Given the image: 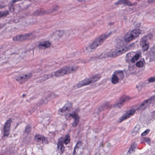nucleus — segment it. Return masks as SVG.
<instances>
[{
	"label": "nucleus",
	"instance_id": "nucleus-16",
	"mask_svg": "<svg viewBox=\"0 0 155 155\" xmlns=\"http://www.w3.org/2000/svg\"><path fill=\"white\" fill-rule=\"evenodd\" d=\"M140 126L139 125H137L134 128L132 131V135L133 136L139 134L140 131Z\"/></svg>",
	"mask_w": 155,
	"mask_h": 155
},
{
	"label": "nucleus",
	"instance_id": "nucleus-12",
	"mask_svg": "<svg viewBox=\"0 0 155 155\" xmlns=\"http://www.w3.org/2000/svg\"><path fill=\"white\" fill-rule=\"evenodd\" d=\"M154 98H155V97H151L150 99L146 100L144 101L137 108V109L140 110H144L148 106L149 104L150 103L151 100H153Z\"/></svg>",
	"mask_w": 155,
	"mask_h": 155
},
{
	"label": "nucleus",
	"instance_id": "nucleus-47",
	"mask_svg": "<svg viewBox=\"0 0 155 155\" xmlns=\"http://www.w3.org/2000/svg\"><path fill=\"white\" fill-rule=\"evenodd\" d=\"M117 47L119 49L121 48V45H120V46L119 47V43H117Z\"/></svg>",
	"mask_w": 155,
	"mask_h": 155
},
{
	"label": "nucleus",
	"instance_id": "nucleus-37",
	"mask_svg": "<svg viewBox=\"0 0 155 155\" xmlns=\"http://www.w3.org/2000/svg\"><path fill=\"white\" fill-rule=\"evenodd\" d=\"M47 138L42 136L41 143L43 144L46 143L47 142Z\"/></svg>",
	"mask_w": 155,
	"mask_h": 155
},
{
	"label": "nucleus",
	"instance_id": "nucleus-5",
	"mask_svg": "<svg viewBox=\"0 0 155 155\" xmlns=\"http://www.w3.org/2000/svg\"><path fill=\"white\" fill-rule=\"evenodd\" d=\"M70 137L69 135H66L65 138L63 141V142L61 141L58 142L57 144L58 150L60 155H61L64 150V147L63 145V143L67 144L70 142Z\"/></svg>",
	"mask_w": 155,
	"mask_h": 155
},
{
	"label": "nucleus",
	"instance_id": "nucleus-38",
	"mask_svg": "<svg viewBox=\"0 0 155 155\" xmlns=\"http://www.w3.org/2000/svg\"><path fill=\"white\" fill-rule=\"evenodd\" d=\"M130 99V98L128 97H124V99H122V101H123L124 103L126 101H128Z\"/></svg>",
	"mask_w": 155,
	"mask_h": 155
},
{
	"label": "nucleus",
	"instance_id": "nucleus-14",
	"mask_svg": "<svg viewBox=\"0 0 155 155\" xmlns=\"http://www.w3.org/2000/svg\"><path fill=\"white\" fill-rule=\"evenodd\" d=\"M134 39L131 34L129 32L124 36V39L125 42H128Z\"/></svg>",
	"mask_w": 155,
	"mask_h": 155
},
{
	"label": "nucleus",
	"instance_id": "nucleus-17",
	"mask_svg": "<svg viewBox=\"0 0 155 155\" xmlns=\"http://www.w3.org/2000/svg\"><path fill=\"white\" fill-rule=\"evenodd\" d=\"M141 55V52H140L136 54L132 57L130 59V61L132 63H135L136 61L137 60Z\"/></svg>",
	"mask_w": 155,
	"mask_h": 155
},
{
	"label": "nucleus",
	"instance_id": "nucleus-26",
	"mask_svg": "<svg viewBox=\"0 0 155 155\" xmlns=\"http://www.w3.org/2000/svg\"><path fill=\"white\" fill-rule=\"evenodd\" d=\"M42 136L40 135H37L35 137V140L38 142L41 143Z\"/></svg>",
	"mask_w": 155,
	"mask_h": 155
},
{
	"label": "nucleus",
	"instance_id": "nucleus-35",
	"mask_svg": "<svg viewBox=\"0 0 155 155\" xmlns=\"http://www.w3.org/2000/svg\"><path fill=\"white\" fill-rule=\"evenodd\" d=\"M147 4V2H146L145 1H143L140 4V6L141 7H145L147 6L148 5Z\"/></svg>",
	"mask_w": 155,
	"mask_h": 155
},
{
	"label": "nucleus",
	"instance_id": "nucleus-9",
	"mask_svg": "<svg viewBox=\"0 0 155 155\" xmlns=\"http://www.w3.org/2000/svg\"><path fill=\"white\" fill-rule=\"evenodd\" d=\"M12 121L11 119H9L5 123L4 127V137H7L9 134L10 127Z\"/></svg>",
	"mask_w": 155,
	"mask_h": 155
},
{
	"label": "nucleus",
	"instance_id": "nucleus-20",
	"mask_svg": "<svg viewBox=\"0 0 155 155\" xmlns=\"http://www.w3.org/2000/svg\"><path fill=\"white\" fill-rule=\"evenodd\" d=\"M150 59L151 60L155 59V45L153 46L151 50Z\"/></svg>",
	"mask_w": 155,
	"mask_h": 155
},
{
	"label": "nucleus",
	"instance_id": "nucleus-8",
	"mask_svg": "<svg viewBox=\"0 0 155 155\" xmlns=\"http://www.w3.org/2000/svg\"><path fill=\"white\" fill-rule=\"evenodd\" d=\"M72 117L74 118V121L72 124V126L73 127H76L79 121V117L77 113L74 110L72 111L71 113L69 114L68 117Z\"/></svg>",
	"mask_w": 155,
	"mask_h": 155
},
{
	"label": "nucleus",
	"instance_id": "nucleus-30",
	"mask_svg": "<svg viewBox=\"0 0 155 155\" xmlns=\"http://www.w3.org/2000/svg\"><path fill=\"white\" fill-rule=\"evenodd\" d=\"M40 79L41 81H44L48 79V77L47 75L45 74L43 76L40 77Z\"/></svg>",
	"mask_w": 155,
	"mask_h": 155
},
{
	"label": "nucleus",
	"instance_id": "nucleus-15",
	"mask_svg": "<svg viewBox=\"0 0 155 155\" xmlns=\"http://www.w3.org/2000/svg\"><path fill=\"white\" fill-rule=\"evenodd\" d=\"M130 32L135 38L136 37H138L141 33V31L139 29H134Z\"/></svg>",
	"mask_w": 155,
	"mask_h": 155
},
{
	"label": "nucleus",
	"instance_id": "nucleus-28",
	"mask_svg": "<svg viewBox=\"0 0 155 155\" xmlns=\"http://www.w3.org/2000/svg\"><path fill=\"white\" fill-rule=\"evenodd\" d=\"M136 148V146L135 144H132L128 152L131 153L132 152L135 151Z\"/></svg>",
	"mask_w": 155,
	"mask_h": 155
},
{
	"label": "nucleus",
	"instance_id": "nucleus-56",
	"mask_svg": "<svg viewBox=\"0 0 155 155\" xmlns=\"http://www.w3.org/2000/svg\"><path fill=\"white\" fill-rule=\"evenodd\" d=\"M107 56H109L108 54H107L106 57H107Z\"/></svg>",
	"mask_w": 155,
	"mask_h": 155
},
{
	"label": "nucleus",
	"instance_id": "nucleus-34",
	"mask_svg": "<svg viewBox=\"0 0 155 155\" xmlns=\"http://www.w3.org/2000/svg\"><path fill=\"white\" fill-rule=\"evenodd\" d=\"M31 129V127L28 125H27L25 127V132L27 133H29Z\"/></svg>",
	"mask_w": 155,
	"mask_h": 155
},
{
	"label": "nucleus",
	"instance_id": "nucleus-49",
	"mask_svg": "<svg viewBox=\"0 0 155 155\" xmlns=\"http://www.w3.org/2000/svg\"><path fill=\"white\" fill-rule=\"evenodd\" d=\"M136 87L137 88H139V89H141L142 88V87L140 85H137L136 86Z\"/></svg>",
	"mask_w": 155,
	"mask_h": 155
},
{
	"label": "nucleus",
	"instance_id": "nucleus-42",
	"mask_svg": "<svg viewBox=\"0 0 155 155\" xmlns=\"http://www.w3.org/2000/svg\"><path fill=\"white\" fill-rule=\"evenodd\" d=\"M19 1V0H13L12 1V3H11V5L13 7L14 5V3L15 2H16Z\"/></svg>",
	"mask_w": 155,
	"mask_h": 155
},
{
	"label": "nucleus",
	"instance_id": "nucleus-25",
	"mask_svg": "<svg viewBox=\"0 0 155 155\" xmlns=\"http://www.w3.org/2000/svg\"><path fill=\"white\" fill-rule=\"evenodd\" d=\"M8 14V12L7 11L0 12V18L6 17Z\"/></svg>",
	"mask_w": 155,
	"mask_h": 155
},
{
	"label": "nucleus",
	"instance_id": "nucleus-41",
	"mask_svg": "<svg viewBox=\"0 0 155 155\" xmlns=\"http://www.w3.org/2000/svg\"><path fill=\"white\" fill-rule=\"evenodd\" d=\"M5 6L4 5L3 2H0V9L2 8H4Z\"/></svg>",
	"mask_w": 155,
	"mask_h": 155
},
{
	"label": "nucleus",
	"instance_id": "nucleus-48",
	"mask_svg": "<svg viewBox=\"0 0 155 155\" xmlns=\"http://www.w3.org/2000/svg\"><path fill=\"white\" fill-rule=\"evenodd\" d=\"M76 149L75 148V147H74L73 152L72 153V154L71 155H74L75 152L76 151Z\"/></svg>",
	"mask_w": 155,
	"mask_h": 155
},
{
	"label": "nucleus",
	"instance_id": "nucleus-27",
	"mask_svg": "<svg viewBox=\"0 0 155 155\" xmlns=\"http://www.w3.org/2000/svg\"><path fill=\"white\" fill-rule=\"evenodd\" d=\"M49 100L48 98L45 97L40 101L39 103L40 104H43L47 103Z\"/></svg>",
	"mask_w": 155,
	"mask_h": 155
},
{
	"label": "nucleus",
	"instance_id": "nucleus-44",
	"mask_svg": "<svg viewBox=\"0 0 155 155\" xmlns=\"http://www.w3.org/2000/svg\"><path fill=\"white\" fill-rule=\"evenodd\" d=\"M131 58H126V61L127 62L129 63H130V62H131V61H130Z\"/></svg>",
	"mask_w": 155,
	"mask_h": 155
},
{
	"label": "nucleus",
	"instance_id": "nucleus-43",
	"mask_svg": "<svg viewBox=\"0 0 155 155\" xmlns=\"http://www.w3.org/2000/svg\"><path fill=\"white\" fill-rule=\"evenodd\" d=\"M126 58H131V54L130 53H127L126 55Z\"/></svg>",
	"mask_w": 155,
	"mask_h": 155
},
{
	"label": "nucleus",
	"instance_id": "nucleus-54",
	"mask_svg": "<svg viewBox=\"0 0 155 155\" xmlns=\"http://www.w3.org/2000/svg\"><path fill=\"white\" fill-rule=\"evenodd\" d=\"M109 25H113L114 24V23H113V22H110V23H109V24H108Z\"/></svg>",
	"mask_w": 155,
	"mask_h": 155
},
{
	"label": "nucleus",
	"instance_id": "nucleus-46",
	"mask_svg": "<svg viewBox=\"0 0 155 155\" xmlns=\"http://www.w3.org/2000/svg\"><path fill=\"white\" fill-rule=\"evenodd\" d=\"M87 0H77V1L79 2H86Z\"/></svg>",
	"mask_w": 155,
	"mask_h": 155
},
{
	"label": "nucleus",
	"instance_id": "nucleus-1",
	"mask_svg": "<svg viewBox=\"0 0 155 155\" xmlns=\"http://www.w3.org/2000/svg\"><path fill=\"white\" fill-rule=\"evenodd\" d=\"M78 68L77 66L64 67L56 71L46 75H48V79L53 78L54 76L57 77H61L75 72Z\"/></svg>",
	"mask_w": 155,
	"mask_h": 155
},
{
	"label": "nucleus",
	"instance_id": "nucleus-2",
	"mask_svg": "<svg viewBox=\"0 0 155 155\" xmlns=\"http://www.w3.org/2000/svg\"><path fill=\"white\" fill-rule=\"evenodd\" d=\"M110 34L111 32H110L107 35H102L96 39L92 43L86 47L85 50L86 52H90L91 50L95 49L98 46L100 45L105 40Z\"/></svg>",
	"mask_w": 155,
	"mask_h": 155
},
{
	"label": "nucleus",
	"instance_id": "nucleus-24",
	"mask_svg": "<svg viewBox=\"0 0 155 155\" xmlns=\"http://www.w3.org/2000/svg\"><path fill=\"white\" fill-rule=\"evenodd\" d=\"M145 64V61L143 59L142 60L140 61L137 62L136 63V65L137 67L139 68L143 67L144 64Z\"/></svg>",
	"mask_w": 155,
	"mask_h": 155
},
{
	"label": "nucleus",
	"instance_id": "nucleus-29",
	"mask_svg": "<svg viewBox=\"0 0 155 155\" xmlns=\"http://www.w3.org/2000/svg\"><path fill=\"white\" fill-rule=\"evenodd\" d=\"M58 8V7L57 5L54 6L52 8H51L48 12V13H50L54 12L57 11Z\"/></svg>",
	"mask_w": 155,
	"mask_h": 155
},
{
	"label": "nucleus",
	"instance_id": "nucleus-3",
	"mask_svg": "<svg viewBox=\"0 0 155 155\" xmlns=\"http://www.w3.org/2000/svg\"><path fill=\"white\" fill-rule=\"evenodd\" d=\"M100 78V76L98 75H96L92 78L84 80L83 81L79 82L77 84L78 88L82 86L89 85L91 83H94Z\"/></svg>",
	"mask_w": 155,
	"mask_h": 155
},
{
	"label": "nucleus",
	"instance_id": "nucleus-53",
	"mask_svg": "<svg viewBox=\"0 0 155 155\" xmlns=\"http://www.w3.org/2000/svg\"><path fill=\"white\" fill-rule=\"evenodd\" d=\"M52 96H53V97H57V96L55 94H52Z\"/></svg>",
	"mask_w": 155,
	"mask_h": 155
},
{
	"label": "nucleus",
	"instance_id": "nucleus-50",
	"mask_svg": "<svg viewBox=\"0 0 155 155\" xmlns=\"http://www.w3.org/2000/svg\"><path fill=\"white\" fill-rule=\"evenodd\" d=\"M146 134H147L145 132H143V133H142L141 134V135L142 136H144L146 135Z\"/></svg>",
	"mask_w": 155,
	"mask_h": 155
},
{
	"label": "nucleus",
	"instance_id": "nucleus-32",
	"mask_svg": "<svg viewBox=\"0 0 155 155\" xmlns=\"http://www.w3.org/2000/svg\"><path fill=\"white\" fill-rule=\"evenodd\" d=\"M125 0H120L118 1L117 2L115 3L116 5H118L121 4H123L124 5H126V4L124 3Z\"/></svg>",
	"mask_w": 155,
	"mask_h": 155
},
{
	"label": "nucleus",
	"instance_id": "nucleus-4",
	"mask_svg": "<svg viewBox=\"0 0 155 155\" xmlns=\"http://www.w3.org/2000/svg\"><path fill=\"white\" fill-rule=\"evenodd\" d=\"M72 108V104L71 102H68L64 106L60 109L58 112L59 114L61 116H64L66 117L68 116L70 113H68Z\"/></svg>",
	"mask_w": 155,
	"mask_h": 155
},
{
	"label": "nucleus",
	"instance_id": "nucleus-22",
	"mask_svg": "<svg viewBox=\"0 0 155 155\" xmlns=\"http://www.w3.org/2000/svg\"><path fill=\"white\" fill-rule=\"evenodd\" d=\"M124 3L126 4V5H128L129 6H133V5H137V2H135L131 3L128 0H125V1H124Z\"/></svg>",
	"mask_w": 155,
	"mask_h": 155
},
{
	"label": "nucleus",
	"instance_id": "nucleus-19",
	"mask_svg": "<svg viewBox=\"0 0 155 155\" xmlns=\"http://www.w3.org/2000/svg\"><path fill=\"white\" fill-rule=\"evenodd\" d=\"M114 74H115L116 76H119L121 79H123L124 77V75L123 71L120 70H118L114 72Z\"/></svg>",
	"mask_w": 155,
	"mask_h": 155
},
{
	"label": "nucleus",
	"instance_id": "nucleus-31",
	"mask_svg": "<svg viewBox=\"0 0 155 155\" xmlns=\"http://www.w3.org/2000/svg\"><path fill=\"white\" fill-rule=\"evenodd\" d=\"M55 34L57 35L58 37H60L62 36V35H63V32L62 31H61L60 30H58V31H57L55 32Z\"/></svg>",
	"mask_w": 155,
	"mask_h": 155
},
{
	"label": "nucleus",
	"instance_id": "nucleus-39",
	"mask_svg": "<svg viewBox=\"0 0 155 155\" xmlns=\"http://www.w3.org/2000/svg\"><path fill=\"white\" fill-rule=\"evenodd\" d=\"M124 50V49L123 48L122 49V50H118L117 51V54H121L123 53L124 52L123 51Z\"/></svg>",
	"mask_w": 155,
	"mask_h": 155
},
{
	"label": "nucleus",
	"instance_id": "nucleus-55",
	"mask_svg": "<svg viewBox=\"0 0 155 155\" xmlns=\"http://www.w3.org/2000/svg\"><path fill=\"white\" fill-rule=\"evenodd\" d=\"M25 94H23L22 96H23V97H25Z\"/></svg>",
	"mask_w": 155,
	"mask_h": 155
},
{
	"label": "nucleus",
	"instance_id": "nucleus-23",
	"mask_svg": "<svg viewBox=\"0 0 155 155\" xmlns=\"http://www.w3.org/2000/svg\"><path fill=\"white\" fill-rule=\"evenodd\" d=\"M124 104L123 101L121 100L115 103L114 104V106L115 107H117L120 108L123 106Z\"/></svg>",
	"mask_w": 155,
	"mask_h": 155
},
{
	"label": "nucleus",
	"instance_id": "nucleus-51",
	"mask_svg": "<svg viewBox=\"0 0 155 155\" xmlns=\"http://www.w3.org/2000/svg\"><path fill=\"white\" fill-rule=\"evenodd\" d=\"M134 43H132L131 45H130L129 47H134Z\"/></svg>",
	"mask_w": 155,
	"mask_h": 155
},
{
	"label": "nucleus",
	"instance_id": "nucleus-7",
	"mask_svg": "<svg viewBox=\"0 0 155 155\" xmlns=\"http://www.w3.org/2000/svg\"><path fill=\"white\" fill-rule=\"evenodd\" d=\"M149 35L145 36L141 40L140 45L143 51H147L149 48V42L148 41Z\"/></svg>",
	"mask_w": 155,
	"mask_h": 155
},
{
	"label": "nucleus",
	"instance_id": "nucleus-33",
	"mask_svg": "<svg viewBox=\"0 0 155 155\" xmlns=\"http://www.w3.org/2000/svg\"><path fill=\"white\" fill-rule=\"evenodd\" d=\"M81 146L82 143L81 142L79 141L77 143L76 146L74 147H75V148H76V149H78L79 148H81Z\"/></svg>",
	"mask_w": 155,
	"mask_h": 155
},
{
	"label": "nucleus",
	"instance_id": "nucleus-36",
	"mask_svg": "<svg viewBox=\"0 0 155 155\" xmlns=\"http://www.w3.org/2000/svg\"><path fill=\"white\" fill-rule=\"evenodd\" d=\"M147 81L149 83L153 82L155 81V76L151 77L147 79Z\"/></svg>",
	"mask_w": 155,
	"mask_h": 155
},
{
	"label": "nucleus",
	"instance_id": "nucleus-10",
	"mask_svg": "<svg viewBox=\"0 0 155 155\" xmlns=\"http://www.w3.org/2000/svg\"><path fill=\"white\" fill-rule=\"evenodd\" d=\"M33 36L32 33L31 32L29 33L17 36L13 38V40L19 41H22L28 39L30 36Z\"/></svg>",
	"mask_w": 155,
	"mask_h": 155
},
{
	"label": "nucleus",
	"instance_id": "nucleus-13",
	"mask_svg": "<svg viewBox=\"0 0 155 155\" xmlns=\"http://www.w3.org/2000/svg\"><path fill=\"white\" fill-rule=\"evenodd\" d=\"M50 45L51 44L49 42L45 41L40 43L38 45V47L40 49H43L49 47Z\"/></svg>",
	"mask_w": 155,
	"mask_h": 155
},
{
	"label": "nucleus",
	"instance_id": "nucleus-52",
	"mask_svg": "<svg viewBox=\"0 0 155 155\" xmlns=\"http://www.w3.org/2000/svg\"><path fill=\"white\" fill-rule=\"evenodd\" d=\"M149 131H150V130H145L144 131V132H145L146 133V134H147L148 133Z\"/></svg>",
	"mask_w": 155,
	"mask_h": 155
},
{
	"label": "nucleus",
	"instance_id": "nucleus-45",
	"mask_svg": "<svg viewBox=\"0 0 155 155\" xmlns=\"http://www.w3.org/2000/svg\"><path fill=\"white\" fill-rule=\"evenodd\" d=\"M91 59V58H90L89 59H86L83 62L85 63H87V62H89Z\"/></svg>",
	"mask_w": 155,
	"mask_h": 155
},
{
	"label": "nucleus",
	"instance_id": "nucleus-6",
	"mask_svg": "<svg viewBox=\"0 0 155 155\" xmlns=\"http://www.w3.org/2000/svg\"><path fill=\"white\" fill-rule=\"evenodd\" d=\"M32 76L31 73L27 74H23L21 76H17L15 77V79L20 84H22L25 82L31 79Z\"/></svg>",
	"mask_w": 155,
	"mask_h": 155
},
{
	"label": "nucleus",
	"instance_id": "nucleus-11",
	"mask_svg": "<svg viewBox=\"0 0 155 155\" xmlns=\"http://www.w3.org/2000/svg\"><path fill=\"white\" fill-rule=\"evenodd\" d=\"M135 111L136 110L132 108L127 111L126 113L120 118V122H121L123 120L126 119L130 116L132 115L135 113Z\"/></svg>",
	"mask_w": 155,
	"mask_h": 155
},
{
	"label": "nucleus",
	"instance_id": "nucleus-21",
	"mask_svg": "<svg viewBox=\"0 0 155 155\" xmlns=\"http://www.w3.org/2000/svg\"><path fill=\"white\" fill-rule=\"evenodd\" d=\"M111 107V106L108 104H106L103 106L100 107L98 110L100 112L102 111L105 109H107Z\"/></svg>",
	"mask_w": 155,
	"mask_h": 155
},
{
	"label": "nucleus",
	"instance_id": "nucleus-40",
	"mask_svg": "<svg viewBox=\"0 0 155 155\" xmlns=\"http://www.w3.org/2000/svg\"><path fill=\"white\" fill-rule=\"evenodd\" d=\"M155 2V0H147L148 4H152Z\"/></svg>",
	"mask_w": 155,
	"mask_h": 155
},
{
	"label": "nucleus",
	"instance_id": "nucleus-18",
	"mask_svg": "<svg viewBox=\"0 0 155 155\" xmlns=\"http://www.w3.org/2000/svg\"><path fill=\"white\" fill-rule=\"evenodd\" d=\"M119 78L118 76H116L113 73L112 75L111 81L112 83L114 84H115L118 82Z\"/></svg>",
	"mask_w": 155,
	"mask_h": 155
}]
</instances>
